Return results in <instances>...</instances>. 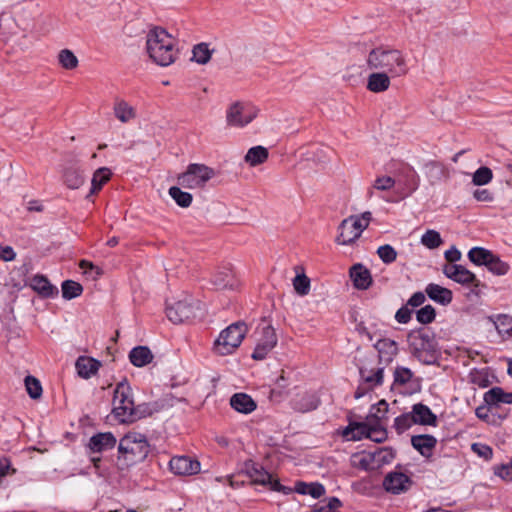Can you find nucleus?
Wrapping results in <instances>:
<instances>
[{
  "instance_id": "f257e3e1",
  "label": "nucleus",
  "mask_w": 512,
  "mask_h": 512,
  "mask_svg": "<svg viewBox=\"0 0 512 512\" xmlns=\"http://www.w3.org/2000/svg\"><path fill=\"white\" fill-rule=\"evenodd\" d=\"M418 186L415 171L411 166L403 162H391L389 175L386 176V202L397 203Z\"/></svg>"
},
{
  "instance_id": "f03ea898",
  "label": "nucleus",
  "mask_w": 512,
  "mask_h": 512,
  "mask_svg": "<svg viewBox=\"0 0 512 512\" xmlns=\"http://www.w3.org/2000/svg\"><path fill=\"white\" fill-rule=\"evenodd\" d=\"M384 405V399L373 405L370 413L363 422H351L343 431L342 436L348 441H358L363 438L371 439L374 442L384 440V412L381 406Z\"/></svg>"
},
{
  "instance_id": "7ed1b4c3",
  "label": "nucleus",
  "mask_w": 512,
  "mask_h": 512,
  "mask_svg": "<svg viewBox=\"0 0 512 512\" xmlns=\"http://www.w3.org/2000/svg\"><path fill=\"white\" fill-rule=\"evenodd\" d=\"M176 39L162 27L151 28L146 35V51L160 66H169L177 58Z\"/></svg>"
},
{
  "instance_id": "20e7f679",
  "label": "nucleus",
  "mask_w": 512,
  "mask_h": 512,
  "mask_svg": "<svg viewBox=\"0 0 512 512\" xmlns=\"http://www.w3.org/2000/svg\"><path fill=\"white\" fill-rule=\"evenodd\" d=\"M118 462L124 468L143 461L149 453V444L145 435L137 432L126 434L119 443Z\"/></svg>"
},
{
  "instance_id": "39448f33",
  "label": "nucleus",
  "mask_w": 512,
  "mask_h": 512,
  "mask_svg": "<svg viewBox=\"0 0 512 512\" xmlns=\"http://www.w3.org/2000/svg\"><path fill=\"white\" fill-rule=\"evenodd\" d=\"M113 414L121 422H133L138 418L132 388L126 380L119 382L114 390Z\"/></svg>"
},
{
  "instance_id": "423d86ee",
  "label": "nucleus",
  "mask_w": 512,
  "mask_h": 512,
  "mask_svg": "<svg viewBox=\"0 0 512 512\" xmlns=\"http://www.w3.org/2000/svg\"><path fill=\"white\" fill-rule=\"evenodd\" d=\"M248 332L247 325L238 321L223 329L213 344V352L219 356H227L235 352Z\"/></svg>"
},
{
  "instance_id": "0eeeda50",
  "label": "nucleus",
  "mask_w": 512,
  "mask_h": 512,
  "mask_svg": "<svg viewBox=\"0 0 512 512\" xmlns=\"http://www.w3.org/2000/svg\"><path fill=\"white\" fill-rule=\"evenodd\" d=\"M372 214L366 211L360 215H352L342 220L338 226V234L335 242L338 245H352L359 239L363 231L368 227Z\"/></svg>"
},
{
  "instance_id": "6e6552de",
  "label": "nucleus",
  "mask_w": 512,
  "mask_h": 512,
  "mask_svg": "<svg viewBox=\"0 0 512 512\" xmlns=\"http://www.w3.org/2000/svg\"><path fill=\"white\" fill-rule=\"evenodd\" d=\"M412 354L419 361L430 364L436 358V342L434 337L425 331H413L408 336Z\"/></svg>"
},
{
  "instance_id": "1a4fd4ad",
  "label": "nucleus",
  "mask_w": 512,
  "mask_h": 512,
  "mask_svg": "<svg viewBox=\"0 0 512 512\" xmlns=\"http://www.w3.org/2000/svg\"><path fill=\"white\" fill-rule=\"evenodd\" d=\"M215 175L216 172L213 168L205 164L192 163L188 165L185 172L178 176V183L187 189H201Z\"/></svg>"
},
{
  "instance_id": "9d476101",
  "label": "nucleus",
  "mask_w": 512,
  "mask_h": 512,
  "mask_svg": "<svg viewBox=\"0 0 512 512\" xmlns=\"http://www.w3.org/2000/svg\"><path fill=\"white\" fill-rule=\"evenodd\" d=\"M259 109L250 102L237 101L226 110L228 126L243 128L251 123L258 115Z\"/></svg>"
},
{
  "instance_id": "9b49d317",
  "label": "nucleus",
  "mask_w": 512,
  "mask_h": 512,
  "mask_svg": "<svg viewBox=\"0 0 512 512\" xmlns=\"http://www.w3.org/2000/svg\"><path fill=\"white\" fill-rule=\"evenodd\" d=\"M197 309L198 303L187 296L182 300L167 303L166 315L171 322L180 324L194 318Z\"/></svg>"
},
{
  "instance_id": "f8f14e48",
  "label": "nucleus",
  "mask_w": 512,
  "mask_h": 512,
  "mask_svg": "<svg viewBox=\"0 0 512 512\" xmlns=\"http://www.w3.org/2000/svg\"><path fill=\"white\" fill-rule=\"evenodd\" d=\"M245 474L251 479L254 484H260L268 486L273 491L283 492L287 494L290 489L281 485L278 480L272 478V476L263 469L259 464L253 461H248L244 465Z\"/></svg>"
},
{
  "instance_id": "ddd939ff",
  "label": "nucleus",
  "mask_w": 512,
  "mask_h": 512,
  "mask_svg": "<svg viewBox=\"0 0 512 512\" xmlns=\"http://www.w3.org/2000/svg\"><path fill=\"white\" fill-rule=\"evenodd\" d=\"M259 337L256 340V346L252 353L255 360H263L272 351L277 344L275 329L268 324L258 328Z\"/></svg>"
},
{
  "instance_id": "4468645a",
  "label": "nucleus",
  "mask_w": 512,
  "mask_h": 512,
  "mask_svg": "<svg viewBox=\"0 0 512 512\" xmlns=\"http://www.w3.org/2000/svg\"><path fill=\"white\" fill-rule=\"evenodd\" d=\"M407 65L402 53L398 50H386V89L389 86V78H395L406 74Z\"/></svg>"
},
{
  "instance_id": "2eb2a0df",
  "label": "nucleus",
  "mask_w": 512,
  "mask_h": 512,
  "mask_svg": "<svg viewBox=\"0 0 512 512\" xmlns=\"http://www.w3.org/2000/svg\"><path fill=\"white\" fill-rule=\"evenodd\" d=\"M443 274L449 279L462 284V285H470L479 286V281L476 278L475 274L466 269L462 265L458 264H445L442 268Z\"/></svg>"
},
{
  "instance_id": "dca6fc26",
  "label": "nucleus",
  "mask_w": 512,
  "mask_h": 512,
  "mask_svg": "<svg viewBox=\"0 0 512 512\" xmlns=\"http://www.w3.org/2000/svg\"><path fill=\"white\" fill-rule=\"evenodd\" d=\"M170 471L179 476H190L200 472V462L188 456H175L169 461Z\"/></svg>"
},
{
  "instance_id": "f3484780",
  "label": "nucleus",
  "mask_w": 512,
  "mask_h": 512,
  "mask_svg": "<svg viewBox=\"0 0 512 512\" xmlns=\"http://www.w3.org/2000/svg\"><path fill=\"white\" fill-rule=\"evenodd\" d=\"M411 484L412 481L410 477L402 468L386 475V492L393 494L404 493L408 491Z\"/></svg>"
},
{
  "instance_id": "a211bd4d",
  "label": "nucleus",
  "mask_w": 512,
  "mask_h": 512,
  "mask_svg": "<svg viewBox=\"0 0 512 512\" xmlns=\"http://www.w3.org/2000/svg\"><path fill=\"white\" fill-rule=\"evenodd\" d=\"M117 440L111 432L97 433L88 442V449L91 453H102L115 447Z\"/></svg>"
},
{
  "instance_id": "6ab92c4d",
  "label": "nucleus",
  "mask_w": 512,
  "mask_h": 512,
  "mask_svg": "<svg viewBox=\"0 0 512 512\" xmlns=\"http://www.w3.org/2000/svg\"><path fill=\"white\" fill-rule=\"evenodd\" d=\"M350 278L355 288L366 290L372 284L370 271L361 263L354 264L349 270Z\"/></svg>"
},
{
  "instance_id": "aec40b11",
  "label": "nucleus",
  "mask_w": 512,
  "mask_h": 512,
  "mask_svg": "<svg viewBox=\"0 0 512 512\" xmlns=\"http://www.w3.org/2000/svg\"><path fill=\"white\" fill-rule=\"evenodd\" d=\"M211 282L215 289H234L238 285L233 271L229 267L219 268L212 276Z\"/></svg>"
},
{
  "instance_id": "412c9836",
  "label": "nucleus",
  "mask_w": 512,
  "mask_h": 512,
  "mask_svg": "<svg viewBox=\"0 0 512 512\" xmlns=\"http://www.w3.org/2000/svg\"><path fill=\"white\" fill-rule=\"evenodd\" d=\"M230 406L242 414H250L257 408V403L246 393H235L230 398Z\"/></svg>"
},
{
  "instance_id": "4be33fe9",
  "label": "nucleus",
  "mask_w": 512,
  "mask_h": 512,
  "mask_svg": "<svg viewBox=\"0 0 512 512\" xmlns=\"http://www.w3.org/2000/svg\"><path fill=\"white\" fill-rule=\"evenodd\" d=\"M319 397L314 392H304L296 395L293 399V407L299 412H309L318 407Z\"/></svg>"
},
{
  "instance_id": "5701e85b",
  "label": "nucleus",
  "mask_w": 512,
  "mask_h": 512,
  "mask_svg": "<svg viewBox=\"0 0 512 512\" xmlns=\"http://www.w3.org/2000/svg\"><path fill=\"white\" fill-rule=\"evenodd\" d=\"M30 287L44 298H52L58 294V289L43 275H35L30 280Z\"/></svg>"
},
{
  "instance_id": "b1692460",
  "label": "nucleus",
  "mask_w": 512,
  "mask_h": 512,
  "mask_svg": "<svg viewBox=\"0 0 512 512\" xmlns=\"http://www.w3.org/2000/svg\"><path fill=\"white\" fill-rule=\"evenodd\" d=\"M75 366L79 376L88 379L98 372L101 363L94 358L81 356L76 360Z\"/></svg>"
},
{
  "instance_id": "393cba45",
  "label": "nucleus",
  "mask_w": 512,
  "mask_h": 512,
  "mask_svg": "<svg viewBox=\"0 0 512 512\" xmlns=\"http://www.w3.org/2000/svg\"><path fill=\"white\" fill-rule=\"evenodd\" d=\"M484 401L488 406H498L502 403H512V393L505 392L500 387H494L484 394Z\"/></svg>"
},
{
  "instance_id": "a878e982",
  "label": "nucleus",
  "mask_w": 512,
  "mask_h": 512,
  "mask_svg": "<svg viewBox=\"0 0 512 512\" xmlns=\"http://www.w3.org/2000/svg\"><path fill=\"white\" fill-rule=\"evenodd\" d=\"M426 294L433 301L447 305L452 301V291L438 284H429L425 289Z\"/></svg>"
},
{
  "instance_id": "bb28decb",
  "label": "nucleus",
  "mask_w": 512,
  "mask_h": 512,
  "mask_svg": "<svg viewBox=\"0 0 512 512\" xmlns=\"http://www.w3.org/2000/svg\"><path fill=\"white\" fill-rule=\"evenodd\" d=\"M411 417L415 424L435 425L436 423V416L423 404L413 406Z\"/></svg>"
},
{
  "instance_id": "cd10ccee",
  "label": "nucleus",
  "mask_w": 512,
  "mask_h": 512,
  "mask_svg": "<svg viewBox=\"0 0 512 512\" xmlns=\"http://www.w3.org/2000/svg\"><path fill=\"white\" fill-rule=\"evenodd\" d=\"M412 446L423 456L431 454L437 440L431 435H416L411 438Z\"/></svg>"
},
{
  "instance_id": "c85d7f7f",
  "label": "nucleus",
  "mask_w": 512,
  "mask_h": 512,
  "mask_svg": "<svg viewBox=\"0 0 512 512\" xmlns=\"http://www.w3.org/2000/svg\"><path fill=\"white\" fill-rule=\"evenodd\" d=\"M130 362L136 367H143L153 360V354L146 346L134 347L129 353Z\"/></svg>"
},
{
  "instance_id": "c756f323",
  "label": "nucleus",
  "mask_w": 512,
  "mask_h": 512,
  "mask_svg": "<svg viewBox=\"0 0 512 512\" xmlns=\"http://www.w3.org/2000/svg\"><path fill=\"white\" fill-rule=\"evenodd\" d=\"M296 276L292 280L293 288L299 296H306L310 292L311 282L310 279L304 273V269L301 266H295L294 268Z\"/></svg>"
},
{
  "instance_id": "7c9ffc66",
  "label": "nucleus",
  "mask_w": 512,
  "mask_h": 512,
  "mask_svg": "<svg viewBox=\"0 0 512 512\" xmlns=\"http://www.w3.org/2000/svg\"><path fill=\"white\" fill-rule=\"evenodd\" d=\"M268 156V149L264 146L258 145L251 147L247 151L244 160L250 167H255L266 162Z\"/></svg>"
},
{
  "instance_id": "2f4dec72",
  "label": "nucleus",
  "mask_w": 512,
  "mask_h": 512,
  "mask_svg": "<svg viewBox=\"0 0 512 512\" xmlns=\"http://www.w3.org/2000/svg\"><path fill=\"white\" fill-rule=\"evenodd\" d=\"M113 111L115 117L122 123H128L136 117L134 107L124 100H116Z\"/></svg>"
},
{
  "instance_id": "473e14b6",
  "label": "nucleus",
  "mask_w": 512,
  "mask_h": 512,
  "mask_svg": "<svg viewBox=\"0 0 512 512\" xmlns=\"http://www.w3.org/2000/svg\"><path fill=\"white\" fill-rule=\"evenodd\" d=\"M360 375L363 380V385H365L367 389H371L382 383L383 368H377L374 370L362 367L360 369Z\"/></svg>"
},
{
  "instance_id": "72a5a7b5",
  "label": "nucleus",
  "mask_w": 512,
  "mask_h": 512,
  "mask_svg": "<svg viewBox=\"0 0 512 512\" xmlns=\"http://www.w3.org/2000/svg\"><path fill=\"white\" fill-rule=\"evenodd\" d=\"M295 490L299 494L310 495L315 499L320 498L325 494V488L320 483L307 484L304 482H298L296 483Z\"/></svg>"
},
{
  "instance_id": "f704fd0d",
  "label": "nucleus",
  "mask_w": 512,
  "mask_h": 512,
  "mask_svg": "<svg viewBox=\"0 0 512 512\" xmlns=\"http://www.w3.org/2000/svg\"><path fill=\"white\" fill-rule=\"evenodd\" d=\"M493 322L498 334L502 338H512V317L507 315H498Z\"/></svg>"
},
{
  "instance_id": "c9c22d12",
  "label": "nucleus",
  "mask_w": 512,
  "mask_h": 512,
  "mask_svg": "<svg viewBox=\"0 0 512 512\" xmlns=\"http://www.w3.org/2000/svg\"><path fill=\"white\" fill-rule=\"evenodd\" d=\"M112 172L107 167H101L97 169L92 177L91 181V194L101 190L102 186L111 178Z\"/></svg>"
},
{
  "instance_id": "e433bc0d",
  "label": "nucleus",
  "mask_w": 512,
  "mask_h": 512,
  "mask_svg": "<svg viewBox=\"0 0 512 512\" xmlns=\"http://www.w3.org/2000/svg\"><path fill=\"white\" fill-rule=\"evenodd\" d=\"M212 52L207 43H199L195 45L192 50V60L198 64L204 65L210 61Z\"/></svg>"
},
{
  "instance_id": "4c0bfd02",
  "label": "nucleus",
  "mask_w": 512,
  "mask_h": 512,
  "mask_svg": "<svg viewBox=\"0 0 512 512\" xmlns=\"http://www.w3.org/2000/svg\"><path fill=\"white\" fill-rule=\"evenodd\" d=\"M65 184L70 189H77L84 183L83 174L76 168H67L63 175Z\"/></svg>"
},
{
  "instance_id": "58836bf2",
  "label": "nucleus",
  "mask_w": 512,
  "mask_h": 512,
  "mask_svg": "<svg viewBox=\"0 0 512 512\" xmlns=\"http://www.w3.org/2000/svg\"><path fill=\"white\" fill-rule=\"evenodd\" d=\"M493 253L482 247H474L468 252V258L476 265H487Z\"/></svg>"
},
{
  "instance_id": "ea45409f",
  "label": "nucleus",
  "mask_w": 512,
  "mask_h": 512,
  "mask_svg": "<svg viewBox=\"0 0 512 512\" xmlns=\"http://www.w3.org/2000/svg\"><path fill=\"white\" fill-rule=\"evenodd\" d=\"M365 335L369 341H373L375 339V343H373L374 348L378 351L379 359H381V353L383 349V335L379 329H376L373 324H369L368 327L364 328Z\"/></svg>"
},
{
  "instance_id": "a19ab883",
  "label": "nucleus",
  "mask_w": 512,
  "mask_h": 512,
  "mask_svg": "<svg viewBox=\"0 0 512 512\" xmlns=\"http://www.w3.org/2000/svg\"><path fill=\"white\" fill-rule=\"evenodd\" d=\"M62 296L64 299L71 300L80 296L83 292V287L72 280H66L62 283Z\"/></svg>"
},
{
  "instance_id": "79ce46f5",
  "label": "nucleus",
  "mask_w": 512,
  "mask_h": 512,
  "mask_svg": "<svg viewBox=\"0 0 512 512\" xmlns=\"http://www.w3.org/2000/svg\"><path fill=\"white\" fill-rule=\"evenodd\" d=\"M169 195L179 206L183 208L189 207L192 203V195L188 192L182 191L179 187H170Z\"/></svg>"
},
{
  "instance_id": "37998d69",
  "label": "nucleus",
  "mask_w": 512,
  "mask_h": 512,
  "mask_svg": "<svg viewBox=\"0 0 512 512\" xmlns=\"http://www.w3.org/2000/svg\"><path fill=\"white\" fill-rule=\"evenodd\" d=\"M58 61L60 65L67 70L75 69L78 66V58L69 49H63L58 54Z\"/></svg>"
},
{
  "instance_id": "c03bdc74",
  "label": "nucleus",
  "mask_w": 512,
  "mask_h": 512,
  "mask_svg": "<svg viewBox=\"0 0 512 512\" xmlns=\"http://www.w3.org/2000/svg\"><path fill=\"white\" fill-rule=\"evenodd\" d=\"M486 267L490 272L498 276L505 275L509 271V265L494 254L491 256Z\"/></svg>"
},
{
  "instance_id": "a18cd8bd",
  "label": "nucleus",
  "mask_w": 512,
  "mask_h": 512,
  "mask_svg": "<svg viewBox=\"0 0 512 512\" xmlns=\"http://www.w3.org/2000/svg\"><path fill=\"white\" fill-rule=\"evenodd\" d=\"M492 178V170L486 166H482L473 173L472 182L474 185L482 186L488 184Z\"/></svg>"
},
{
  "instance_id": "49530a36",
  "label": "nucleus",
  "mask_w": 512,
  "mask_h": 512,
  "mask_svg": "<svg viewBox=\"0 0 512 512\" xmlns=\"http://www.w3.org/2000/svg\"><path fill=\"white\" fill-rule=\"evenodd\" d=\"M384 461V457H382L381 453L375 454H365L362 456L360 460L361 466L366 470H374L381 466V463Z\"/></svg>"
},
{
  "instance_id": "de8ad7c7",
  "label": "nucleus",
  "mask_w": 512,
  "mask_h": 512,
  "mask_svg": "<svg viewBox=\"0 0 512 512\" xmlns=\"http://www.w3.org/2000/svg\"><path fill=\"white\" fill-rule=\"evenodd\" d=\"M421 243L429 249H435L442 244V239L439 232L427 230L421 237Z\"/></svg>"
},
{
  "instance_id": "09e8293b",
  "label": "nucleus",
  "mask_w": 512,
  "mask_h": 512,
  "mask_svg": "<svg viewBox=\"0 0 512 512\" xmlns=\"http://www.w3.org/2000/svg\"><path fill=\"white\" fill-rule=\"evenodd\" d=\"M25 387L28 395L32 399H38L42 395V386L38 379L33 376H27L25 378Z\"/></svg>"
},
{
  "instance_id": "8fccbe9b",
  "label": "nucleus",
  "mask_w": 512,
  "mask_h": 512,
  "mask_svg": "<svg viewBox=\"0 0 512 512\" xmlns=\"http://www.w3.org/2000/svg\"><path fill=\"white\" fill-rule=\"evenodd\" d=\"M367 88L372 92L384 91V73L373 72L368 78Z\"/></svg>"
},
{
  "instance_id": "3c124183",
  "label": "nucleus",
  "mask_w": 512,
  "mask_h": 512,
  "mask_svg": "<svg viewBox=\"0 0 512 512\" xmlns=\"http://www.w3.org/2000/svg\"><path fill=\"white\" fill-rule=\"evenodd\" d=\"M435 309L431 305H426L416 312L417 320L422 324H429L435 319Z\"/></svg>"
},
{
  "instance_id": "603ef678",
  "label": "nucleus",
  "mask_w": 512,
  "mask_h": 512,
  "mask_svg": "<svg viewBox=\"0 0 512 512\" xmlns=\"http://www.w3.org/2000/svg\"><path fill=\"white\" fill-rule=\"evenodd\" d=\"M383 61H384V50H382L381 48H378V49L371 51V53L369 54V57H368L367 64L370 69L377 70L382 67Z\"/></svg>"
},
{
  "instance_id": "864d4df0",
  "label": "nucleus",
  "mask_w": 512,
  "mask_h": 512,
  "mask_svg": "<svg viewBox=\"0 0 512 512\" xmlns=\"http://www.w3.org/2000/svg\"><path fill=\"white\" fill-rule=\"evenodd\" d=\"M471 450L480 458L489 461L492 459L493 450L492 448L484 443H473Z\"/></svg>"
},
{
  "instance_id": "5fc2aeb1",
  "label": "nucleus",
  "mask_w": 512,
  "mask_h": 512,
  "mask_svg": "<svg viewBox=\"0 0 512 512\" xmlns=\"http://www.w3.org/2000/svg\"><path fill=\"white\" fill-rule=\"evenodd\" d=\"M412 378V372L410 369L405 367H398L394 371V383L393 387L396 385H404L409 382Z\"/></svg>"
},
{
  "instance_id": "6e6d98bb",
  "label": "nucleus",
  "mask_w": 512,
  "mask_h": 512,
  "mask_svg": "<svg viewBox=\"0 0 512 512\" xmlns=\"http://www.w3.org/2000/svg\"><path fill=\"white\" fill-rule=\"evenodd\" d=\"M80 268L83 270V273L91 277L92 279H96L101 275V269L95 266L92 262L87 260H82L80 262Z\"/></svg>"
},
{
  "instance_id": "4d7b16f0",
  "label": "nucleus",
  "mask_w": 512,
  "mask_h": 512,
  "mask_svg": "<svg viewBox=\"0 0 512 512\" xmlns=\"http://www.w3.org/2000/svg\"><path fill=\"white\" fill-rule=\"evenodd\" d=\"M494 473L505 481H512V460L507 464L495 467Z\"/></svg>"
},
{
  "instance_id": "13d9d810",
  "label": "nucleus",
  "mask_w": 512,
  "mask_h": 512,
  "mask_svg": "<svg viewBox=\"0 0 512 512\" xmlns=\"http://www.w3.org/2000/svg\"><path fill=\"white\" fill-rule=\"evenodd\" d=\"M414 423L411 415H401L395 419V428L399 433L407 430Z\"/></svg>"
},
{
  "instance_id": "bf43d9fd",
  "label": "nucleus",
  "mask_w": 512,
  "mask_h": 512,
  "mask_svg": "<svg viewBox=\"0 0 512 512\" xmlns=\"http://www.w3.org/2000/svg\"><path fill=\"white\" fill-rule=\"evenodd\" d=\"M11 471V473H15V470L11 468L10 461L3 457L0 458V484L2 483L3 478Z\"/></svg>"
},
{
  "instance_id": "052dcab7",
  "label": "nucleus",
  "mask_w": 512,
  "mask_h": 512,
  "mask_svg": "<svg viewBox=\"0 0 512 512\" xmlns=\"http://www.w3.org/2000/svg\"><path fill=\"white\" fill-rule=\"evenodd\" d=\"M445 258L449 262L448 264H455L461 259V252L457 248L451 247L445 252Z\"/></svg>"
},
{
  "instance_id": "680f3d73",
  "label": "nucleus",
  "mask_w": 512,
  "mask_h": 512,
  "mask_svg": "<svg viewBox=\"0 0 512 512\" xmlns=\"http://www.w3.org/2000/svg\"><path fill=\"white\" fill-rule=\"evenodd\" d=\"M399 323H407L411 319V311L407 307L400 308L395 315Z\"/></svg>"
},
{
  "instance_id": "e2e57ef3",
  "label": "nucleus",
  "mask_w": 512,
  "mask_h": 512,
  "mask_svg": "<svg viewBox=\"0 0 512 512\" xmlns=\"http://www.w3.org/2000/svg\"><path fill=\"white\" fill-rule=\"evenodd\" d=\"M474 198L478 201L490 202L492 201L493 196L487 189H478L474 192Z\"/></svg>"
},
{
  "instance_id": "0e129e2a",
  "label": "nucleus",
  "mask_w": 512,
  "mask_h": 512,
  "mask_svg": "<svg viewBox=\"0 0 512 512\" xmlns=\"http://www.w3.org/2000/svg\"><path fill=\"white\" fill-rule=\"evenodd\" d=\"M16 257V254L12 247L10 246H4L0 247V259L4 261H12Z\"/></svg>"
},
{
  "instance_id": "69168bd1",
  "label": "nucleus",
  "mask_w": 512,
  "mask_h": 512,
  "mask_svg": "<svg viewBox=\"0 0 512 512\" xmlns=\"http://www.w3.org/2000/svg\"><path fill=\"white\" fill-rule=\"evenodd\" d=\"M425 301V295L422 292L414 293L408 301V304L413 307L422 305Z\"/></svg>"
},
{
  "instance_id": "338daca9",
  "label": "nucleus",
  "mask_w": 512,
  "mask_h": 512,
  "mask_svg": "<svg viewBox=\"0 0 512 512\" xmlns=\"http://www.w3.org/2000/svg\"><path fill=\"white\" fill-rule=\"evenodd\" d=\"M397 252L390 245L386 244L385 247V259L386 263H390L396 260Z\"/></svg>"
},
{
  "instance_id": "774afa93",
  "label": "nucleus",
  "mask_w": 512,
  "mask_h": 512,
  "mask_svg": "<svg viewBox=\"0 0 512 512\" xmlns=\"http://www.w3.org/2000/svg\"><path fill=\"white\" fill-rule=\"evenodd\" d=\"M476 416L481 419L485 420L487 422H490L489 420V408L485 406L478 407L476 409Z\"/></svg>"
}]
</instances>
